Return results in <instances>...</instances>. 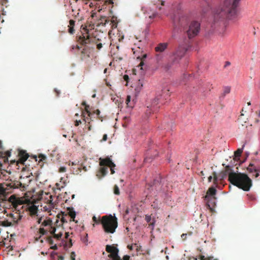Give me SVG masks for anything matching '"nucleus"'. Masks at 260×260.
I'll list each match as a JSON object with an SVG mask.
<instances>
[{
    "label": "nucleus",
    "mask_w": 260,
    "mask_h": 260,
    "mask_svg": "<svg viewBox=\"0 0 260 260\" xmlns=\"http://www.w3.org/2000/svg\"><path fill=\"white\" fill-rule=\"evenodd\" d=\"M240 0H224L214 11L213 21L214 23L222 21L225 18L235 19L238 15L237 7Z\"/></svg>",
    "instance_id": "f257e3e1"
},
{
    "label": "nucleus",
    "mask_w": 260,
    "mask_h": 260,
    "mask_svg": "<svg viewBox=\"0 0 260 260\" xmlns=\"http://www.w3.org/2000/svg\"><path fill=\"white\" fill-rule=\"evenodd\" d=\"M229 181L233 185L246 191H249L252 186L251 179L244 173L230 172L229 174Z\"/></svg>",
    "instance_id": "f03ea898"
},
{
    "label": "nucleus",
    "mask_w": 260,
    "mask_h": 260,
    "mask_svg": "<svg viewBox=\"0 0 260 260\" xmlns=\"http://www.w3.org/2000/svg\"><path fill=\"white\" fill-rule=\"evenodd\" d=\"M29 157L34 159L36 161H37L38 158H39L38 164L41 167L43 166L44 163L46 162L47 160L46 156L43 154L40 153L38 155L34 154L29 155L26 150L18 149L17 159L14 160V161L16 162L17 165L19 164L24 165V162Z\"/></svg>",
    "instance_id": "7ed1b4c3"
},
{
    "label": "nucleus",
    "mask_w": 260,
    "mask_h": 260,
    "mask_svg": "<svg viewBox=\"0 0 260 260\" xmlns=\"http://www.w3.org/2000/svg\"><path fill=\"white\" fill-rule=\"evenodd\" d=\"M102 225L105 233L113 234L118 226L117 218L111 214L103 216Z\"/></svg>",
    "instance_id": "20e7f679"
},
{
    "label": "nucleus",
    "mask_w": 260,
    "mask_h": 260,
    "mask_svg": "<svg viewBox=\"0 0 260 260\" xmlns=\"http://www.w3.org/2000/svg\"><path fill=\"white\" fill-rule=\"evenodd\" d=\"M201 30V24L199 21H192L185 28L188 38L190 39L197 36Z\"/></svg>",
    "instance_id": "39448f33"
},
{
    "label": "nucleus",
    "mask_w": 260,
    "mask_h": 260,
    "mask_svg": "<svg viewBox=\"0 0 260 260\" xmlns=\"http://www.w3.org/2000/svg\"><path fill=\"white\" fill-rule=\"evenodd\" d=\"M189 45L187 44H180L172 55V62L179 63V61L184 56L185 53L188 49Z\"/></svg>",
    "instance_id": "423d86ee"
},
{
    "label": "nucleus",
    "mask_w": 260,
    "mask_h": 260,
    "mask_svg": "<svg viewBox=\"0 0 260 260\" xmlns=\"http://www.w3.org/2000/svg\"><path fill=\"white\" fill-rule=\"evenodd\" d=\"M170 96V90L168 88H165L162 89L160 93L157 94L156 97L154 100L152 105L154 106L159 103L163 104L165 103V101L168 100Z\"/></svg>",
    "instance_id": "0eeeda50"
},
{
    "label": "nucleus",
    "mask_w": 260,
    "mask_h": 260,
    "mask_svg": "<svg viewBox=\"0 0 260 260\" xmlns=\"http://www.w3.org/2000/svg\"><path fill=\"white\" fill-rule=\"evenodd\" d=\"M82 105L83 106H85V111H83L82 113L83 119V121L85 122V124H86V125H88V124H90V122L92 121V113L90 110L89 109V106L86 105V102L85 101L82 102Z\"/></svg>",
    "instance_id": "6e6552de"
},
{
    "label": "nucleus",
    "mask_w": 260,
    "mask_h": 260,
    "mask_svg": "<svg viewBox=\"0 0 260 260\" xmlns=\"http://www.w3.org/2000/svg\"><path fill=\"white\" fill-rule=\"evenodd\" d=\"M50 233L52 235V236L48 237L46 240L50 245H53L54 243L53 238L57 240H59L61 239L63 235L62 231L58 232V230L56 228L52 227H51Z\"/></svg>",
    "instance_id": "1a4fd4ad"
},
{
    "label": "nucleus",
    "mask_w": 260,
    "mask_h": 260,
    "mask_svg": "<svg viewBox=\"0 0 260 260\" xmlns=\"http://www.w3.org/2000/svg\"><path fill=\"white\" fill-rule=\"evenodd\" d=\"M169 44L168 43H159L155 47V51L157 53L156 59L157 60H160L162 58V55L160 54L165 51L168 48Z\"/></svg>",
    "instance_id": "9d476101"
},
{
    "label": "nucleus",
    "mask_w": 260,
    "mask_h": 260,
    "mask_svg": "<svg viewBox=\"0 0 260 260\" xmlns=\"http://www.w3.org/2000/svg\"><path fill=\"white\" fill-rule=\"evenodd\" d=\"M100 165L101 166H107L109 167L111 174H113L115 173L113 168L115 167V165L112 161L110 158L105 159L100 158Z\"/></svg>",
    "instance_id": "9b49d317"
},
{
    "label": "nucleus",
    "mask_w": 260,
    "mask_h": 260,
    "mask_svg": "<svg viewBox=\"0 0 260 260\" xmlns=\"http://www.w3.org/2000/svg\"><path fill=\"white\" fill-rule=\"evenodd\" d=\"M84 29L86 32L79 37V40L80 43L83 45H86L90 43L93 40V38H91L89 35L87 29L85 28Z\"/></svg>",
    "instance_id": "f8f14e48"
},
{
    "label": "nucleus",
    "mask_w": 260,
    "mask_h": 260,
    "mask_svg": "<svg viewBox=\"0 0 260 260\" xmlns=\"http://www.w3.org/2000/svg\"><path fill=\"white\" fill-rule=\"evenodd\" d=\"M205 200L207 201L206 205L211 212L213 211V208L215 206V197H210L208 195H206Z\"/></svg>",
    "instance_id": "ddd939ff"
},
{
    "label": "nucleus",
    "mask_w": 260,
    "mask_h": 260,
    "mask_svg": "<svg viewBox=\"0 0 260 260\" xmlns=\"http://www.w3.org/2000/svg\"><path fill=\"white\" fill-rule=\"evenodd\" d=\"M173 22L174 29H177L183 26V23L185 22V18L184 17H175L173 19Z\"/></svg>",
    "instance_id": "4468645a"
},
{
    "label": "nucleus",
    "mask_w": 260,
    "mask_h": 260,
    "mask_svg": "<svg viewBox=\"0 0 260 260\" xmlns=\"http://www.w3.org/2000/svg\"><path fill=\"white\" fill-rule=\"evenodd\" d=\"M90 51L89 48L84 46L81 52V58L82 60H85L90 56Z\"/></svg>",
    "instance_id": "2eb2a0df"
},
{
    "label": "nucleus",
    "mask_w": 260,
    "mask_h": 260,
    "mask_svg": "<svg viewBox=\"0 0 260 260\" xmlns=\"http://www.w3.org/2000/svg\"><path fill=\"white\" fill-rule=\"evenodd\" d=\"M46 197L45 198V202L50 207H52L53 203V196L49 193H46Z\"/></svg>",
    "instance_id": "dca6fc26"
},
{
    "label": "nucleus",
    "mask_w": 260,
    "mask_h": 260,
    "mask_svg": "<svg viewBox=\"0 0 260 260\" xmlns=\"http://www.w3.org/2000/svg\"><path fill=\"white\" fill-rule=\"evenodd\" d=\"M68 210H69L68 214L71 217V221H75V222H77V221H76L75 218L76 217V212L74 211L73 208H68Z\"/></svg>",
    "instance_id": "f3484780"
},
{
    "label": "nucleus",
    "mask_w": 260,
    "mask_h": 260,
    "mask_svg": "<svg viewBox=\"0 0 260 260\" xmlns=\"http://www.w3.org/2000/svg\"><path fill=\"white\" fill-rule=\"evenodd\" d=\"M28 210L31 215H35L37 213L38 207L35 205H32L28 208Z\"/></svg>",
    "instance_id": "a211bd4d"
},
{
    "label": "nucleus",
    "mask_w": 260,
    "mask_h": 260,
    "mask_svg": "<svg viewBox=\"0 0 260 260\" xmlns=\"http://www.w3.org/2000/svg\"><path fill=\"white\" fill-rule=\"evenodd\" d=\"M231 87L230 86H224L223 88V92L221 93L220 98H224V96L227 94L230 93L231 92Z\"/></svg>",
    "instance_id": "6ab92c4d"
},
{
    "label": "nucleus",
    "mask_w": 260,
    "mask_h": 260,
    "mask_svg": "<svg viewBox=\"0 0 260 260\" xmlns=\"http://www.w3.org/2000/svg\"><path fill=\"white\" fill-rule=\"evenodd\" d=\"M75 25V21L73 20H70L69 21V28L68 29V31L71 34H74L75 30L74 29V26Z\"/></svg>",
    "instance_id": "aec40b11"
},
{
    "label": "nucleus",
    "mask_w": 260,
    "mask_h": 260,
    "mask_svg": "<svg viewBox=\"0 0 260 260\" xmlns=\"http://www.w3.org/2000/svg\"><path fill=\"white\" fill-rule=\"evenodd\" d=\"M125 103L128 107L133 108L134 106V101L131 102V96L130 95L127 96Z\"/></svg>",
    "instance_id": "412c9836"
},
{
    "label": "nucleus",
    "mask_w": 260,
    "mask_h": 260,
    "mask_svg": "<svg viewBox=\"0 0 260 260\" xmlns=\"http://www.w3.org/2000/svg\"><path fill=\"white\" fill-rule=\"evenodd\" d=\"M216 193V189L213 187H211L208 189L206 195H208L210 197H214V196L215 195Z\"/></svg>",
    "instance_id": "4be33fe9"
},
{
    "label": "nucleus",
    "mask_w": 260,
    "mask_h": 260,
    "mask_svg": "<svg viewBox=\"0 0 260 260\" xmlns=\"http://www.w3.org/2000/svg\"><path fill=\"white\" fill-rule=\"evenodd\" d=\"M145 220L147 221V222L149 223V225H151L152 226L154 225V220L153 219L152 221L151 222L152 219L151 217V216L146 215L145 216Z\"/></svg>",
    "instance_id": "5701e85b"
},
{
    "label": "nucleus",
    "mask_w": 260,
    "mask_h": 260,
    "mask_svg": "<svg viewBox=\"0 0 260 260\" xmlns=\"http://www.w3.org/2000/svg\"><path fill=\"white\" fill-rule=\"evenodd\" d=\"M146 57H147V55H146V54H143V55H142V56L141 57H140V56H138V57H137L138 58H140V60H141V62H140V64H139V66H140V67H141V69H142V70L143 69L142 67H143V66H144V60H145V59L146 58Z\"/></svg>",
    "instance_id": "b1692460"
},
{
    "label": "nucleus",
    "mask_w": 260,
    "mask_h": 260,
    "mask_svg": "<svg viewBox=\"0 0 260 260\" xmlns=\"http://www.w3.org/2000/svg\"><path fill=\"white\" fill-rule=\"evenodd\" d=\"M212 176H210L209 177H208V181L209 182H211L212 179V177H213V180H214V183L215 184L217 183V175H216V173L214 172L212 174Z\"/></svg>",
    "instance_id": "393cba45"
},
{
    "label": "nucleus",
    "mask_w": 260,
    "mask_h": 260,
    "mask_svg": "<svg viewBox=\"0 0 260 260\" xmlns=\"http://www.w3.org/2000/svg\"><path fill=\"white\" fill-rule=\"evenodd\" d=\"M102 167L100 169V173L102 174L103 176L106 175L108 173V168L107 166H102Z\"/></svg>",
    "instance_id": "a878e982"
},
{
    "label": "nucleus",
    "mask_w": 260,
    "mask_h": 260,
    "mask_svg": "<svg viewBox=\"0 0 260 260\" xmlns=\"http://www.w3.org/2000/svg\"><path fill=\"white\" fill-rule=\"evenodd\" d=\"M247 170L249 172H252L253 171H254L255 172H259L258 170H257L255 167H253V165L252 164H250L248 167L247 168Z\"/></svg>",
    "instance_id": "bb28decb"
},
{
    "label": "nucleus",
    "mask_w": 260,
    "mask_h": 260,
    "mask_svg": "<svg viewBox=\"0 0 260 260\" xmlns=\"http://www.w3.org/2000/svg\"><path fill=\"white\" fill-rule=\"evenodd\" d=\"M52 224V220L50 219L47 220H45L42 223V225L44 226H46L48 225H50Z\"/></svg>",
    "instance_id": "cd10ccee"
},
{
    "label": "nucleus",
    "mask_w": 260,
    "mask_h": 260,
    "mask_svg": "<svg viewBox=\"0 0 260 260\" xmlns=\"http://www.w3.org/2000/svg\"><path fill=\"white\" fill-rule=\"evenodd\" d=\"M92 220L94 222V223H96V224L101 223L102 224V218L100 219V217L97 218L96 216H93L92 217Z\"/></svg>",
    "instance_id": "c85d7f7f"
},
{
    "label": "nucleus",
    "mask_w": 260,
    "mask_h": 260,
    "mask_svg": "<svg viewBox=\"0 0 260 260\" xmlns=\"http://www.w3.org/2000/svg\"><path fill=\"white\" fill-rule=\"evenodd\" d=\"M243 147H242V148H239L235 152V155L236 157H238L241 155V153L243 152Z\"/></svg>",
    "instance_id": "c756f323"
},
{
    "label": "nucleus",
    "mask_w": 260,
    "mask_h": 260,
    "mask_svg": "<svg viewBox=\"0 0 260 260\" xmlns=\"http://www.w3.org/2000/svg\"><path fill=\"white\" fill-rule=\"evenodd\" d=\"M2 225L4 226H11L12 223L8 220H5L3 221Z\"/></svg>",
    "instance_id": "7c9ffc66"
},
{
    "label": "nucleus",
    "mask_w": 260,
    "mask_h": 260,
    "mask_svg": "<svg viewBox=\"0 0 260 260\" xmlns=\"http://www.w3.org/2000/svg\"><path fill=\"white\" fill-rule=\"evenodd\" d=\"M114 192L115 194L117 195H119L120 194L119 188L116 185H115L114 187Z\"/></svg>",
    "instance_id": "2f4dec72"
},
{
    "label": "nucleus",
    "mask_w": 260,
    "mask_h": 260,
    "mask_svg": "<svg viewBox=\"0 0 260 260\" xmlns=\"http://www.w3.org/2000/svg\"><path fill=\"white\" fill-rule=\"evenodd\" d=\"M39 233L43 235H45L47 234V230H45L43 228H40L39 229Z\"/></svg>",
    "instance_id": "473e14b6"
},
{
    "label": "nucleus",
    "mask_w": 260,
    "mask_h": 260,
    "mask_svg": "<svg viewBox=\"0 0 260 260\" xmlns=\"http://www.w3.org/2000/svg\"><path fill=\"white\" fill-rule=\"evenodd\" d=\"M19 218L18 219L16 220L17 219L16 217H15L13 214H11V216L13 218V220L14 222H17L18 220H20L21 219V216L19 215H17Z\"/></svg>",
    "instance_id": "72a5a7b5"
},
{
    "label": "nucleus",
    "mask_w": 260,
    "mask_h": 260,
    "mask_svg": "<svg viewBox=\"0 0 260 260\" xmlns=\"http://www.w3.org/2000/svg\"><path fill=\"white\" fill-rule=\"evenodd\" d=\"M91 112L92 113V115L95 114L97 115L98 117L99 118V116L101 112L99 109H96V110L91 111Z\"/></svg>",
    "instance_id": "f704fd0d"
},
{
    "label": "nucleus",
    "mask_w": 260,
    "mask_h": 260,
    "mask_svg": "<svg viewBox=\"0 0 260 260\" xmlns=\"http://www.w3.org/2000/svg\"><path fill=\"white\" fill-rule=\"evenodd\" d=\"M7 3L8 0H0V3L3 6H5L6 7H7Z\"/></svg>",
    "instance_id": "c9c22d12"
},
{
    "label": "nucleus",
    "mask_w": 260,
    "mask_h": 260,
    "mask_svg": "<svg viewBox=\"0 0 260 260\" xmlns=\"http://www.w3.org/2000/svg\"><path fill=\"white\" fill-rule=\"evenodd\" d=\"M101 20L103 22V21H105L104 24H106L107 23L109 22V20H107L106 17L102 16L101 18Z\"/></svg>",
    "instance_id": "e433bc0d"
},
{
    "label": "nucleus",
    "mask_w": 260,
    "mask_h": 260,
    "mask_svg": "<svg viewBox=\"0 0 260 260\" xmlns=\"http://www.w3.org/2000/svg\"><path fill=\"white\" fill-rule=\"evenodd\" d=\"M201 85V83H200L199 84V85H198V86H197V87L193 86V87H192V88H193V89H192V92H196V91H197L199 90V89L200 88V87H199V85Z\"/></svg>",
    "instance_id": "4c0bfd02"
},
{
    "label": "nucleus",
    "mask_w": 260,
    "mask_h": 260,
    "mask_svg": "<svg viewBox=\"0 0 260 260\" xmlns=\"http://www.w3.org/2000/svg\"><path fill=\"white\" fill-rule=\"evenodd\" d=\"M75 253L74 252H72L70 256L71 260H75Z\"/></svg>",
    "instance_id": "58836bf2"
},
{
    "label": "nucleus",
    "mask_w": 260,
    "mask_h": 260,
    "mask_svg": "<svg viewBox=\"0 0 260 260\" xmlns=\"http://www.w3.org/2000/svg\"><path fill=\"white\" fill-rule=\"evenodd\" d=\"M82 123L81 122V120H77V119H76V120L75 121V125L76 126H78L80 124H81Z\"/></svg>",
    "instance_id": "ea45409f"
},
{
    "label": "nucleus",
    "mask_w": 260,
    "mask_h": 260,
    "mask_svg": "<svg viewBox=\"0 0 260 260\" xmlns=\"http://www.w3.org/2000/svg\"><path fill=\"white\" fill-rule=\"evenodd\" d=\"M134 246V247H136L137 248H138V246H137V244H135L134 245H128V246H127V247H128V248L129 249H130V250H132V249H133Z\"/></svg>",
    "instance_id": "a19ab883"
},
{
    "label": "nucleus",
    "mask_w": 260,
    "mask_h": 260,
    "mask_svg": "<svg viewBox=\"0 0 260 260\" xmlns=\"http://www.w3.org/2000/svg\"><path fill=\"white\" fill-rule=\"evenodd\" d=\"M75 49H76L77 50H79L80 49V47L78 45H76L75 46H72V50H74Z\"/></svg>",
    "instance_id": "79ce46f5"
},
{
    "label": "nucleus",
    "mask_w": 260,
    "mask_h": 260,
    "mask_svg": "<svg viewBox=\"0 0 260 260\" xmlns=\"http://www.w3.org/2000/svg\"><path fill=\"white\" fill-rule=\"evenodd\" d=\"M103 47L102 43H99L96 45V48L100 50Z\"/></svg>",
    "instance_id": "37998d69"
},
{
    "label": "nucleus",
    "mask_w": 260,
    "mask_h": 260,
    "mask_svg": "<svg viewBox=\"0 0 260 260\" xmlns=\"http://www.w3.org/2000/svg\"><path fill=\"white\" fill-rule=\"evenodd\" d=\"M107 139V135L106 134H104L103 137V139L101 140V141H105Z\"/></svg>",
    "instance_id": "c03bdc74"
},
{
    "label": "nucleus",
    "mask_w": 260,
    "mask_h": 260,
    "mask_svg": "<svg viewBox=\"0 0 260 260\" xmlns=\"http://www.w3.org/2000/svg\"><path fill=\"white\" fill-rule=\"evenodd\" d=\"M52 246L50 247L51 249L53 250H57V246L56 244L52 245Z\"/></svg>",
    "instance_id": "a18cd8bd"
},
{
    "label": "nucleus",
    "mask_w": 260,
    "mask_h": 260,
    "mask_svg": "<svg viewBox=\"0 0 260 260\" xmlns=\"http://www.w3.org/2000/svg\"><path fill=\"white\" fill-rule=\"evenodd\" d=\"M201 260H211V258L210 257H209L208 259L205 258L204 256L201 255L200 257Z\"/></svg>",
    "instance_id": "49530a36"
},
{
    "label": "nucleus",
    "mask_w": 260,
    "mask_h": 260,
    "mask_svg": "<svg viewBox=\"0 0 260 260\" xmlns=\"http://www.w3.org/2000/svg\"><path fill=\"white\" fill-rule=\"evenodd\" d=\"M66 168L65 167H60L59 169V172H64L66 171Z\"/></svg>",
    "instance_id": "de8ad7c7"
},
{
    "label": "nucleus",
    "mask_w": 260,
    "mask_h": 260,
    "mask_svg": "<svg viewBox=\"0 0 260 260\" xmlns=\"http://www.w3.org/2000/svg\"><path fill=\"white\" fill-rule=\"evenodd\" d=\"M186 236H187L186 234H182L181 238H182L183 240H185L186 239Z\"/></svg>",
    "instance_id": "09e8293b"
},
{
    "label": "nucleus",
    "mask_w": 260,
    "mask_h": 260,
    "mask_svg": "<svg viewBox=\"0 0 260 260\" xmlns=\"http://www.w3.org/2000/svg\"><path fill=\"white\" fill-rule=\"evenodd\" d=\"M54 92L56 93V96H58L60 94V91L58 90L57 89H54Z\"/></svg>",
    "instance_id": "8fccbe9b"
},
{
    "label": "nucleus",
    "mask_w": 260,
    "mask_h": 260,
    "mask_svg": "<svg viewBox=\"0 0 260 260\" xmlns=\"http://www.w3.org/2000/svg\"><path fill=\"white\" fill-rule=\"evenodd\" d=\"M156 16V13H153L152 15L149 16V18L150 19H152V18L155 17Z\"/></svg>",
    "instance_id": "3c124183"
},
{
    "label": "nucleus",
    "mask_w": 260,
    "mask_h": 260,
    "mask_svg": "<svg viewBox=\"0 0 260 260\" xmlns=\"http://www.w3.org/2000/svg\"><path fill=\"white\" fill-rule=\"evenodd\" d=\"M58 260H64V257L61 255H59L58 256Z\"/></svg>",
    "instance_id": "603ef678"
},
{
    "label": "nucleus",
    "mask_w": 260,
    "mask_h": 260,
    "mask_svg": "<svg viewBox=\"0 0 260 260\" xmlns=\"http://www.w3.org/2000/svg\"><path fill=\"white\" fill-rule=\"evenodd\" d=\"M208 9H209V6L208 5V7L206 8L205 9H203V12L204 13H206V12L208 10Z\"/></svg>",
    "instance_id": "864d4df0"
},
{
    "label": "nucleus",
    "mask_w": 260,
    "mask_h": 260,
    "mask_svg": "<svg viewBox=\"0 0 260 260\" xmlns=\"http://www.w3.org/2000/svg\"><path fill=\"white\" fill-rule=\"evenodd\" d=\"M123 78H124V79L125 81H127V79H128V75H125L124 76V77H123Z\"/></svg>",
    "instance_id": "5fc2aeb1"
},
{
    "label": "nucleus",
    "mask_w": 260,
    "mask_h": 260,
    "mask_svg": "<svg viewBox=\"0 0 260 260\" xmlns=\"http://www.w3.org/2000/svg\"><path fill=\"white\" fill-rule=\"evenodd\" d=\"M95 16H96V13H94V12L92 13L91 15L92 18L94 17Z\"/></svg>",
    "instance_id": "6e6d98bb"
},
{
    "label": "nucleus",
    "mask_w": 260,
    "mask_h": 260,
    "mask_svg": "<svg viewBox=\"0 0 260 260\" xmlns=\"http://www.w3.org/2000/svg\"><path fill=\"white\" fill-rule=\"evenodd\" d=\"M69 236V233H66V234H65V238L66 239H68Z\"/></svg>",
    "instance_id": "4d7b16f0"
},
{
    "label": "nucleus",
    "mask_w": 260,
    "mask_h": 260,
    "mask_svg": "<svg viewBox=\"0 0 260 260\" xmlns=\"http://www.w3.org/2000/svg\"><path fill=\"white\" fill-rule=\"evenodd\" d=\"M88 126V131H91V126L89 124H88V125H87Z\"/></svg>",
    "instance_id": "13d9d810"
},
{
    "label": "nucleus",
    "mask_w": 260,
    "mask_h": 260,
    "mask_svg": "<svg viewBox=\"0 0 260 260\" xmlns=\"http://www.w3.org/2000/svg\"><path fill=\"white\" fill-rule=\"evenodd\" d=\"M4 191L3 188L0 186V193H2Z\"/></svg>",
    "instance_id": "bf43d9fd"
},
{
    "label": "nucleus",
    "mask_w": 260,
    "mask_h": 260,
    "mask_svg": "<svg viewBox=\"0 0 260 260\" xmlns=\"http://www.w3.org/2000/svg\"><path fill=\"white\" fill-rule=\"evenodd\" d=\"M152 206L154 208H157L158 207L155 205V202L153 203V204L152 205Z\"/></svg>",
    "instance_id": "052dcab7"
},
{
    "label": "nucleus",
    "mask_w": 260,
    "mask_h": 260,
    "mask_svg": "<svg viewBox=\"0 0 260 260\" xmlns=\"http://www.w3.org/2000/svg\"><path fill=\"white\" fill-rule=\"evenodd\" d=\"M259 173H258V172H256V173L255 174V177H257L258 176H259Z\"/></svg>",
    "instance_id": "680f3d73"
},
{
    "label": "nucleus",
    "mask_w": 260,
    "mask_h": 260,
    "mask_svg": "<svg viewBox=\"0 0 260 260\" xmlns=\"http://www.w3.org/2000/svg\"><path fill=\"white\" fill-rule=\"evenodd\" d=\"M230 62H229V61H226V64H225V66H228V65H230Z\"/></svg>",
    "instance_id": "e2e57ef3"
},
{
    "label": "nucleus",
    "mask_w": 260,
    "mask_h": 260,
    "mask_svg": "<svg viewBox=\"0 0 260 260\" xmlns=\"http://www.w3.org/2000/svg\"><path fill=\"white\" fill-rule=\"evenodd\" d=\"M70 246L71 247V246H72V240H71V239L70 240Z\"/></svg>",
    "instance_id": "0e129e2a"
},
{
    "label": "nucleus",
    "mask_w": 260,
    "mask_h": 260,
    "mask_svg": "<svg viewBox=\"0 0 260 260\" xmlns=\"http://www.w3.org/2000/svg\"><path fill=\"white\" fill-rule=\"evenodd\" d=\"M41 218H40V219L38 220V222L39 223H41Z\"/></svg>",
    "instance_id": "69168bd1"
},
{
    "label": "nucleus",
    "mask_w": 260,
    "mask_h": 260,
    "mask_svg": "<svg viewBox=\"0 0 260 260\" xmlns=\"http://www.w3.org/2000/svg\"><path fill=\"white\" fill-rule=\"evenodd\" d=\"M61 221L63 222H66L64 219V218H62V219H61Z\"/></svg>",
    "instance_id": "338daca9"
},
{
    "label": "nucleus",
    "mask_w": 260,
    "mask_h": 260,
    "mask_svg": "<svg viewBox=\"0 0 260 260\" xmlns=\"http://www.w3.org/2000/svg\"><path fill=\"white\" fill-rule=\"evenodd\" d=\"M170 68V67H166V69L167 70H169Z\"/></svg>",
    "instance_id": "774afa93"
}]
</instances>
